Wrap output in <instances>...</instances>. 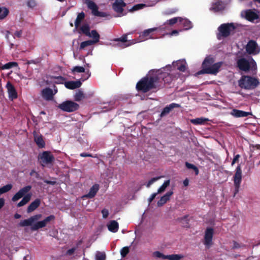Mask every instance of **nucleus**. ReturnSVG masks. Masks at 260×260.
Here are the masks:
<instances>
[{
    "instance_id": "obj_38",
    "label": "nucleus",
    "mask_w": 260,
    "mask_h": 260,
    "mask_svg": "<svg viewBox=\"0 0 260 260\" xmlns=\"http://www.w3.org/2000/svg\"><path fill=\"white\" fill-rule=\"evenodd\" d=\"M208 119L205 118H197L196 119H191V122L194 124H202L208 121Z\"/></svg>"
},
{
    "instance_id": "obj_8",
    "label": "nucleus",
    "mask_w": 260,
    "mask_h": 260,
    "mask_svg": "<svg viewBox=\"0 0 260 260\" xmlns=\"http://www.w3.org/2000/svg\"><path fill=\"white\" fill-rule=\"evenodd\" d=\"M235 29V26L233 23H223L221 24L218 28L219 34L217 37L218 39H220V37H227L231 34V32Z\"/></svg>"
},
{
    "instance_id": "obj_12",
    "label": "nucleus",
    "mask_w": 260,
    "mask_h": 260,
    "mask_svg": "<svg viewBox=\"0 0 260 260\" xmlns=\"http://www.w3.org/2000/svg\"><path fill=\"white\" fill-rule=\"evenodd\" d=\"M55 217L53 215H50L46 217L44 220L37 222L36 223L32 224L31 227V230L33 231H38L41 228L45 227L48 223L51 221H54Z\"/></svg>"
},
{
    "instance_id": "obj_15",
    "label": "nucleus",
    "mask_w": 260,
    "mask_h": 260,
    "mask_svg": "<svg viewBox=\"0 0 260 260\" xmlns=\"http://www.w3.org/2000/svg\"><path fill=\"white\" fill-rule=\"evenodd\" d=\"M153 256L157 258H160L163 259L169 260H180L183 256L181 254L165 255L160 251H156L153 253Z\"/></svg>"
},
{
    "instance_id": "obj_53",
    "label": "nucleus",
    "mask_w": 260,
    "mask_h": 260,
    "mask_svg": "<svg viewBox=\"0 0 260 260\" xmlns=\"http://www.w3.org/2000/svg\"><path fill=\"white\" fill-rule=\"evenodd\" d=\"M27 5L30 8H34L36 6L37 4L35 0H28L27 2Z\"/></svg>"
},
{
    "instance_id": "obj_14",
    "label": "nucleus",
    "mask_w": 260,
    "mask_h": 260,
    "mask_svg": "<svg viewBox=\"0 0 260 260\" xmlns=\"http://www.w3.org/2000/svg\"><path fill=\"white\" fill-rule=\"evenodd\" d=\"M40 158L42 165L44 166L46 165L52 164L54 161V157L50 151H44L41 155Z\"/></svg>"
},
{
    "instance_id": "obj_37",
    "label": "nucleus",
    "mask_w": 260,
    "mask_h": 260,
    "mask_svg": "<svg viewBox=\"0 0 260 260\" xmlns=\"http://www.w3.org/2000/svg\"><path fill=\"white\" fill-rule=\"evenodd\" d=\"M86 98L85 95L84 94L83 91L80 90H79L74 95V100L75 101L80 102L83 99Z\"/></svg>"
},
{
    "instance_id": "obj_25",
    "label": "nucleus",
    "mask_w": 260,
    "mask_h": 260,
    "mask_svg": "<svg viewBox=\"0 0 260 260\" xmlns=\"http://www.w3.org/2000/svg\"><path fill=\"white\" fill-rule=\"evenodd\" d=\"M34 141L38 147L43 148L45 146V143L43 140V136L40 134H38L36 132L33 133Z\"/></svg>"
},
{
    "instance_id": "obj_49",
    "label": "nucleus",
    "mask_w": 260,
    "mask_h": 260,
    "mask_svg": "<svg viewBox=\"0 0 260 260\" xmlns=\"http://www.w3.org/2000/svg\"><path fill=\"white\" fill-rule=\"evenodd\" d=\"M129 249L127 246L123 247L120 250V254L122 257H124L129 253Z\"/></svg>"
},
{
    "instance_id": "obj_28",
    "label": "nucleus",
    "mask_w": 260,
    "mask_h": 260,
    "mask_svg": "<svg viewBox=\"0 0 260 260\" xmlns=\"http://www.w3.org/2000/svg\"><path fill=\"white\" fill-rule=\"evenodd\" d=\"M99 190V185L98 184H94L90 189L89 192L85 195L87 198H92L95 197L98 190Z\"/></svg>"
},
{
    "instance_id": "obj_21",
    "label": "nucleus",
    "mask_w": 260,
    "mask_h": 260,
    "mask_svg": "<svg viewBox=\"0 0 260 260\" xmlns=\"http://www.w3.org/2000/svg\"><path fill=\"white\" fill-rule=\"evenodd\" d=\"M224 8V5L222 1L220 0H215L212 3L210 10L213 11L214 12H217L223 10Z\"/></svg>"
},
{
    "instance_id": "obj_16",
    "label": "nucleus",
    "mask_w": 260,
    "mask_h": 260,
    "mask_svg": "<svg viewBox=\"0 0 260 260\" xmlns=\"http://www.w3.org/2000/svg\"><path fill=\"white\" fill-rule=\"evenodd\" d=\"M213 233L214 230L212 228H207L205 231L204 244L207 248H209L212 245Z\"/></svg>"
},
{
    "instance_id": "obj_56",
    "label": "nucleus",
    "mask_w": 260,
    "mask_h": 260,
    "mask_svg": "<svg viewBox=\"0 0 260 260\" xmlns=\"http://www.w3.org/2000/svg\"><path fill=\"white\" fill-rule=\"evenodd\" d=\"M42 216V214H36V215H35L34 216H31L30 217H31V219H32V221L34 222V221H37V220L41 219Z\"/></svg>"
},
{
    "instance_id": "obj_30",
    "label": "nucleus",
    "mask_w": 260,
    "mask_h": 260,
    "mask_svg": "<svg viewBox=\"0 0 260 260\" xmlns=\"http://www.w3.org/2000/svg\"><path fill=\"white\" fill-rule=\"evenodd\" d=\"M245 17L247 20L249 21H252L257 19L258 17L256 13L251 11V10H249L246 12Z\"/></svg>"
},
{
    "instance_id": "obj_63",
    "label": "nucleus",
    "mask_w": 260,
    "mask_h": 260,
    "mask_svg": "<svg viewBox=\"0 0 260 260\" xmlns=\"http://www.w3.org/2000/svg\"><path fill=\"white\" fill-rule=\"evenodd\" d=\"M56 78L59 80L58 82H56V83H62L63 81L65 80V79L61 76L57 77Z\"/></svg>"
},
{
    "instance_id": "obj_24",
    "label": "nucleus",
    "mask_w": 260,
    "mask_h": 260,
    "mask_svg": "<svg viewBox=\"0 0 260 260\" xmlns=\"http://www.w3.org/2000/svg\"><path fill=\"white\" fill-rule=\"evenodd\" d=\"M173 67L180 72H184L186 70V62L185 60H179L173 62Z\"/></svg>"
},
{
    "instance_id": "obj_54",
    "label": "nucleus",
    "mask_w": 260,
    "mask_h": 260,
    "mask_svg": "<svg viewBox=\"0 0 260 260\" xmlns=\"http://www.w3.org/2000/svg\"><path fill=\"white\" fill-rule=\"evenodd\" d=\"M132 42L131 43L128 42L127 44H117V45L122 48H125V47L130 46L131 45H132L133 44H135L136 43V41L135 40H132Z\"/></svg>"
},
{
    "instance_id": "obj_44",
    "label": "nucleus",
    "mask_w": 260,
    "mask_h": 260,
    "mask_svg": "<svg viewBox=\"0 0 260 260\" xmlns=\"http://www.w3.org/2000/svg\"><path fill=\"white\" fill-rule=\"evenodd\" d=\"M32 223H33V221H32L31 217H30L28 219H25V220L21 221L19 223V225L21 226H29V225L32 226Z\"/></svg>"
},
{
    "instance_id": "obj_59",
    "label": "nucleus",
    "mask_w": 260,
    "mask_h": 260,
    "mask_svg": "<svg viewBox=\"0 0 260 260\" xmlns=\"http://www.w3.org/2000/svg\"><path fill=\"white\" fill-rule=\"evenodd\" d=\"M22 33H23V31L22 30L16 31L14 34V37H16L18 38H20L22 37Z\"/></svg>"
},
{
    "instance_id": "obj_5",
    "label": "nucleus",
    "mask_w": 260,
    "mask_h": 260,
    "mask_svg": "<svg viewBox=\"0 0 260 260\" xmlns=\"http://www.w3.org/2000/svg\"><path fill=\"white\" fill-rule=\"evenodd\" d=\"M31 188L30 185H27L21 188L12 198V200L13 202H16L21 198L22 200L18 203L17 207H20L26 204L30 200L31 194L27 193Z\"/></svg>"
},
{
    "instance_id": "obj_31",
    "label": "nucleus",
    "mask_w": 260,
    "mask_h": 260,
    "mask_svg": "<svg viewBox=\"0 0 260 260\" xmlns=\"http://www.w3.org/2000/svg\"><path fill=\"white\" fill-rule=\"evenodd\" d=\"M107 226L109 231L113 233L117 232L119 229L118 223L116 220L111 221Z\"/></svg>"
},
{
    "instance_id": "obj_64",
    "label": "nucleus",
    "mask_w": 260,
    "mask_h": 260,
    "mask_svg": "<svg viewBox=\"0 0 260 260\" xmlns=\"http://www.w3.org/2000/svg\"><path fill=\"white\" fill-rule=\"evenodd\" d=\"M80 155L82 157H92V156L91 154L85 153V152L81 153Z\"/></svg>"
},
{
    "instance_id": "obj_51",
    "label": "nucleus",
    "mask_w": 260,
    "mask_h": 260,
    "mask_svg": "<svg viewBox=\"0 0 260 260\" xmlns=\"http://www.w3.org/2000/svg\"><path fill=\"white\" fill-rule=\"evenodd\" d=\"M179 18L180 17H174L167 20L166 23H168L170 25H173L176 24L178 21L179 22Z\"/></svg>"
},
{
    "instance_id": "obj_39",
    "label": "nucleus",
    "mask_w": 260,
    "mask_h": 260,
    "mask_svg": "<svg viewBox=\"0 0 260 260\" xmlns=\"http://www.w3.org/2000/svg\"><path fill=\"white\" fill-rule=\"evenodd\" d=\"M170 180H166L164 183L162 184V185L157 190V193H161L163 192H164L166 189V188L170 185Z\"/></svg>"
},
{
    "instance_id": "obj_13",
    "label": "nucleus",
    "mask_w": 260,
    "mask_h": 260,
    "mask_svg": "<svg viewBox=\"0 0 260 260\" xmlns=\"http://www.w3.org/2000/svg\"><path fill=\"white\" fill-rule=\"evenodd\" d=\"M126 5V3L123 2V0H115L112 4L113 10L118 13V16L121 17L125 15L126 13H123V8Z\"/></svg>"
},
{
    "instance_id": "obj_20",
    "label": "nucleus",
    "mask_w": 260,
    "mask_h": 260,
    "mask_svg": "<svg viewBox=\"0 0 260 260\" xmlns=\"http://www.w3.org/2000/svg\"><path fill=\"white\" fill-rule=\"evenodd\" d=\"M180 105L174 103L167 105L162 109L161 113L159 115L160 118H162L167 116L174 108H180Z\"/></svg>"
},
{
    "instance_id": "obj_52",
    "label": "nucleus",
    "mask_w": 260,
    "mask_h": 260,
    "mask_svg": "<svg viewBox=\"0 0 260 260\" xmlns=\"http://www.w3.org/2000/svg\"><path fill=\"white\" fill-rule=\"evenodd\" d=\"M161 177H157L151 178L146 184L147 187H149L155 181L158 180Z\"/></svg>"
},
{
    "instance_id": "obj_45",
    "label": "nucleus",
    "mask_w": 260,
    "mask_h": 260,
    "mask_svg": "<svg viewBox=\"0 0 260 260\" xmlns=\"http://www.w3.org/2000/svg\"><path fill=\"white\" fill-rule=\"evenodd\" d=\"M94 45L91 40L82 42L80 45V50L84 49L85 47Z\"/></svg>"
},
{
    "instance_id": "obj_47",
    "label": "nucleus",
    "mask_w": 260,
    "mask_h": 260,
    "mask_svg": "<svg viewBox=\"0 0 260 260\" xmlns=\"http://www.w3.org/2000/svg\"><path fill=\"white\" fill-rule=\"evenodd\" d=\"M187 218H188V215H185L183 217H181V218H178V220L182 223V224H183V226H186V227H187L188 226V222L187 221Z\"/></svg>"
},
{
    "instance_id": "obj_41",
    "label": "nucleus",
    "mask_w": 260,
    "mask_h": 260,
    "mask_svg": "<svg viewBox=\"0 0 260 260\" xmlns=\"http://www.w3.org/2000/svg\"><path fill=\"white\" fill-rule=\"evenodd\" d=\"M146 7V5L144 4H139L134 5L132 8L128 10L129 12H134L135 11L143 9Z\"/></svg>"
},
{
    "instance_id": "obj_6",
    "label": "nucleus",
    "mask_w": 260,
    "mask_h": 260,
    "mask_svg": "<svg viewBox=\"0 0 260 260\" xmlns=\"http://www.w3.org/2000/svg\"><path fill=\"white\" fill-rule=\"evenodd\" d=\"M258 80L249 76H242L239 81V86L245 89H253L258 86Z\"/></svg>"
},
{
    "instance_id": "obj_58",
    "label": "nucleus",
    "mask_w": 260,
    "mask_h": 260,
    "mask_svg": "<svg viewBox=\"0 0 260 260\" xmlns=\"http://www.w3.org/2000/svg\"><path fill=\"white\" fill-rule=\"evenodd\" d=\"M157 194H158L157 192H155L151 195L150 198L148 199L149 204H150L152 202V201L155 199Z\"/></svg>"
},
{
    "instance_id": "obj_48",
    "label": "nucleus",
    "mask_w": 260,
    "mask_h": 260,
    "mask_svg": "<svg viewBox=\"0 0 260 260\" xmlns=\"http://www.w3.org/2000/svg\"><path fill=\"white\" fill-rule=\"evenodd\" d=\"M115 42H121L123 43H126L127 41V35L124 34L120 38L115 39L114 40Z\"/></svg>"
},
{
    "instance_id": "obj_7",
    "label": "nucleus",
    "mask_w": 260,
    "mask_h": 260,
    "mask_svg": "<svg viewBox=\"0 0 260 260\" xmlns=\"http://www.w3.org/2000/svg\"><path fill=\"white\" fill-rule=\"evenodd\" d=\"M242 179V171L241 165H238L236 168L235 173L233 177L234 184L235 187L234 197L239 192L240 185Z\"/></svg>"
},
{
    "instance_id": "obj_9",
    "label": "nucleus",
    "mask_w": 260,
    "mask_h": 260,
    "mask_svg": "<svg viewBox=\"0 0 260 260\" xmlns=\"http://www.w3.org/2000/svg\"><path fill=\"white\" fill-rule=\"evenodd\" d=\"M237 67L241 71L248 72L250 70V68L252 70L253 69H255L256 64L255 61L253 59L252 61L249 62L246 58H242L238 60Z\"/></svg>"
},
{
    "instance_id": "obj_43",
    "label": "nucleus",
    "mask_w": 260,
    "mask_h": 260,
    "mask_svg": "<svg viewBox=\"0 0 260 260\" xmlns=\"http://www.w3.org/2000/svg\"><path fill=\"white\" fill-rule=\"evenodd\" d=\"M185 165L187 169L193 170L194 171L196 175H198L199 174V170L198 167L195 165L188 162H186Z\"/></svg>"
},
{
    "instance_id": "obj_50",
    "label": "nucleus",
    "mask_w": 260,
    "mask_h": 260,
    "mask_svg": "<svg viewBox=\"0 0 260 260\" xmlns=\"http://www.w3.org/2000/svg\"><path fill=\"white\" fill-rule=\"evenodd\" d=\"M72 72L77 73H84L85 72V69L83 67L76 66L72 69Z\"/></svg>"
},
{
    "instance_id": "obj_22",
    "label": "nucleus",
    "mask_w": 260,
    "mask_h": 260,
    "mask_svg": "<svg viewBox=\"0 0 260 260\" xmlns=\"http://www.w3.org/2000/svg\"><path fill=\"white\" fill-rule=\"evenodd\" d=\"M42 97L46 101H51L53 100L54 93H53V90L49 87H46L43 89L41 91Z\"/></svg>"
},
{
    "instance_id": "obj_26",
    "label": "nucleus",
    "mask_w": 260,
    "mask_h": 260,
    "mask_svg": "<svg viewBox=\"0 0 260 260\" xmlns=\"http://www.w3.org/2000/svg\"><path fill=\"white\" fill-rule=\"evenodd\" d=\"M173 194V190L167 192L165 195L161 197L160 200L157 202L158 207H161L170 200L171 196Z\"/></svg>"
},
{
    "instance_id": "obj_46",
    "label": "nucleus",
    "mask_w": 260,
    "mask_h": 260,
    "mask_svg": "<svg viewBox=\"0 0 260 260\" xmlns=\"http://www.w3.org/2000/svg\"><path fill=\"white\" fill-rule=\"evenodd\" d=\"M106 255L104 252L97 251L95 254L96 260H106Z\"/></svg>"
},
{
    "instance_id": "obj_61",
    "label": "nucleus",
    "mask_w": 260,
    "mask_h": 260,
    "mask_svg": "<svg viewBox=\"0 0 260 260\" xmlns=\"http://www.w3.org/2000/svg\"><path fill=\"white\" fill-rule=\"evenodd\" d=\"M75 250H76V248L73 247V248H72L68 250L67 253L69 255H72L74 253Z\"/></svg>"
},
{
    "instance_id": "obj_17",
    "label": "nucleus",
    "mask_w": 260,
    "mask_h": 260,
    "mask_svg": "<svg viewBox=\"0 0 260 260\" xmlns=\"http://www.w3.org/2000/svg\"><path fill=\"white\" fill-rule=\"evenodd\" d=\"M246 50L249 54H256L260 51V49L255 41L251 40L246 46Z\"/></svg>"
},
{
    "instance_id": "obj_62",
    "label": "nucleus",
    "mask_w": 260,
    "mask_h": 260,
    "mask_svg": "<svg viewBox=\"0 0 260 260\" xmlns=\"http://www.w3.org/2000/svg\"><path fill=\"white\" fill-rule=\"evenodd\" d=\"M34 174H35L36 177L37 178H38L39 175V173L38 172H37L35 170H32L31 171V172H30V175L33 176Z\"/></svg>"
},
{
    "instance_id": "obj_1",
    "label": "nucleus",
    "mask_w": 260,
    "mask_h": 260,
    "mask_svg": "<svg viewBox=\"0 0 260 260\" xmlns=\"http://www.w3.org/2000/svg\"><path fill=\"white\" fill-rule=\"evenodd\" d=\"M162 87V85L158 83V77L152 72V70L149 75L142 78L136 85V89L143 93L153 89L158 90Z\"/></svg>"
},
{
    "instance_id": "obj_3",
    "label": "nucleus",
    "mask_w": 260,
    "mask_h": 260,
    "mask_svg": "<svg viewBox=\"0 0 260 260\" xmlns=\"http://www.w3.org/2000/svg\"><path fill=\"white\" fill-rule=\"evenodd\" d=\"M172 66L168 65L158 70H152V72L158 78V83L161 84L162 87L165 84H170L173 81L175 76L173 75L172 71Z\"/></svg>"
},
{
    "instance_id": "obj_10",
    "label": "nucleus",
    "mask_w": 260,
    "mask_h": 260,
    "mask_svg": "<svg viewBox=\"0 0 260 260\" xmlns=\"http://www.w3.org/2000/svg\"><path fill=\"white\" fill-rule=\"evenodd\" d=\"M58 108L65 112H72L77 110L79 108V105L73 101H66L60 104Z\"/></svg>"
},
{
    "instance_id": "obj_2",
    "label": "nucleus",
    "mask_w": 260,
    "mask_h": 260,
    "mask_svg": "<svg viewBox=\"0 0 260 260\" xmlns=\"http://www.w3.org/2000/svg\"><path fill=\"white\" fill-rule=\"evenodd\" d=\"M214 59L211 56L205 58L202 64V70L198 72V75L211 74L216 75L219 72V69L222 64V62H218L214 63Z\"/></svg>"
},
{
    "instance_id": "obj_40",
    "label": "nucleus",
    "mask_w": 260,
    "mask_h": 260,
    "mask_svg": "<svg viewBox=\"0 0 260 260\" xmlns=\"http://www.w3.org/2000/svg\"><path fill=\"white\" fill-rule=\"evenodd\" d=\"M9 10L5 7H0V20L4 19L9 14Z\"/></svg>"
},
{
    "instance_id": "obj_11",
    "label": "nucleus",
    "mask_w": 260,
    "mask_h": 260,
    "mask_svg": "<svg viewBox=\"0 0 260 260\" xmlns=\"http://www.w3.org/2000/svg\"><path fill=\"white\" fill-rule=\"evenodd\" d=\"M88 8L91 10L92 14L97 17H105L107 16L105 12L98 11L99 7L97 5L91 0H84Z\"/></svg>"
},
{
    "instance_id": "obj_42",
    "label": "nucleus",
    "mask_w": 260,
    "mask_h": 260,
    "mask_svg": "<svg viewBox=\"0 0 260 260\" xmlns=\"http://www.w3.org/2000/svg\"><path fill=\"white\" fill-rule=\"evenodd\" d=\"M13 187L11 184H8L0 188V195L10 191Z\"/></svg>"
},
{
    "instance_id": "obj_55",
    "label": "nucleus",
    "mask_w": 260,
    "mask_h": 260,
    "mask_svg": "<svg viewBox=\"0 0 260 260\" xmlns=\"http://www.w3.org/2000/svg\"><path fill=\"white\" fill-rule=\"evenodd\" d=\"M101 212H102V214L103 215V217L104 218H107V217L108 216L109 214L108 210H107L106 209H103L102 210Z\"/></svg>"
},
{
    "instance_id": "obj_36",
    "label": "nucleus",
    "mask_w": 260,
    "mask_h": 260,
    "mask_svg": "<svg viewBox=\"0 0 260 260\" xmlns=\"http://www.w3.org/2000/svg\"><path fill=\"white\" fill-rule=\"evenodd\" d=\"M18 66V63L16 62H9L4 65H2L0 63V70H4L11 69L13 67H16Z\"/></svg>"
},
{
    "instance_id": "obj_35",
    "label": "nucleus",
    "mask_w": 260,
    "mask_h": 260,
    "mask_svg": "<svg viewBox=\"0 0 260 260\" xmlns=\"http://www.w3.org/2000/svg\"><path fill=\"white\" fill-rule=\"evenodd\" d=\"M79 33L85 35L86 36L90 35V27L88 24L82 25L79 28Z\"/></svg>"
},
{
    "instance_id": "obj_60",
    "label": "nucleus",
    "mask_w": 260,
    "mask_h": 260,
    "mask_svg": "<svg viewBox=\"0 0 260 260\" xmlns=\"http://www.w3.org/2000/svg\"><path fill=\"white\" fill-rule=\"evenodd\" d=\"M44 182L47 184H50L52 185H55L56 184V182L55 181H50L48 180H44Z\"/></svg>"
},
{
    "instance_id": "obj_18",
    "label": "nucleus",
    "mask_w": 260,
    "mask_h": 260,
    "mask_svg": "<svg viewBox=\"0 0 260 260\" xmlns=\"http://www.w3.org/2000/svg\"><path fill=\"white\" fill-rule=\"evenodd\" d=\"M160 29V27H153L144 30L139 36L141 41L147 40L149 39H153L152 37L153 32Z\"/></svg>"
},
{
    "instance_id": "obj_57",
    "label": "nucleus",
    "mask_w": 260,
    "mask_h": 260,
    "mask_svg": "<svg viewBox=\"0 0 260 260\" xmlns=\"http://www.w3.org/2000/svg\"><path fill=\"white\" fill-rule=\"evenodd\" d=\"M240 157V155L239 154H237L234 156V157L232 161L231 165L233 166L234 164L239 160V158Z\"/></svg>"
},
{
    "instance_id": "obj_4",
    "label": "nucleus",
    "mask_w": 260,
    "mask_h": 260,
    "mask_svg": "<svg viewBox=\"0 0 260 260\" xmlns=\"http://www.w3.org/2000/svg\"><path fill=\"white\" fill-rule=\"evenodd\" d=\"M31 188L30 185H27L21 188L12 198V200L13 202H16L21 198L22 200L18 203L17 207H20L26 204L30 200L31 194L27 193Z\"/></svg>"
},
{
    "instance_id": "obj_32",
    "label": "nucleus",
    "mask_w": 260,
    "mask_h": 260,
    "mask_svg": "<svg viewBox=\"0 0 260 260\" xmlns=\"http://www.w3.org/2000/svg\"><path fill=\"white\" fill-rule=\"evenodd\" d=\"M85 17V13L83 12L78 13L77 17L75 21V26L76 28H78L80 25L81 22L83 21Z\"/></svg>"
},
{
    "instance_id": "obj_29",
    "label": "nucleus",
    "mask_w": 260,
    "mask_h": 260,
    "mask_svg": "<svg viewBox=\"0 0 260 260\" xmlns=\"http://www.w3.org/2000/svg\"><path fill=\"white\" fill-rule=\"evenodd\" d=\"M41 204V200L39 199H36L34 201L31 202L28 206L27 209V212L30 213L35 210L38 207H39Z\"/></svg>"
},
{
    "instance_id": "obj_33",
    "label": "nucleus",
    "mask_w": 260,
    "mask_h": 260,
    "mask_svg": "<svg viewBox=\"0 0 260 260\" xmlns=\"http://www.w3.org/2000/svg\"><path fill=\"white\" fill-rule=\"evenodd\" d=\"M88 37L93 39L91 40L94 44L98 43L100 41V36L96 30H92L90 33V35Z\"/></svg>"
},
{
    "instance_id": "obj_19",
    "label": "nucleus",
    "mask_w": 260,
    "mask_h": 260,
    "mask_svg": "<svg viewBox=\"0 0 260 260\" xmlns=\"http://www.w3.org/2000/svg\"><path fill=\"white\" fill-rule=\"evenodd\" d=\"M6 88L8 90L9 99L13 101L18 97L17 92L14 85L10 82H8L6 84Z\"/></svg>"
},
{
    "instance_id": "obj_23",
    "label": "nucleus",
    "mask_w": 260,
    "mask_h": 260,
    "mask_svg": "<svg viewBox=\"0 0 260 260\" xmlns=\"http://www.w3.org/2000/svg\"><path fill=\"white\" fill-rule=\"evenodd\" d=\"M231 115L235 117L239 118L247 117L249 115H251L252 113L251 112L233 109L231 112Z\"/></svg>"
},
{
    "instance_id": "obj_27",
    "label": "nucleus",
    "mask_w": 260,
    "mask_h": 260,
    "mask_svg": "<svg viewBox=\"0 0 260 260\" xmlns=\"http://www.w3.org/2000/svg\"><path fill=\"white\" fill-rule=\"evenodd\" d=\"M82 85V83L80 81H72L65 82V87L69 89H75L77 88H79Z\"/></svg>"
},
{
    "instance_id": "obj_34",
    "label": "nucleus",
    "mask_w": 260,
    "mask_h": 260,
    "mask_svg": "<svg viewBox=\"0 0 260 260\" xmlns=\"http://www.w3.org/2000/svg\"><path fill=\"white\" fill-rule=\"evenodd\" d=\"M179 23L186 30L189 29L192 27L191 22L186 19H183L181 17L179 18Z\"/></svg>"
}]
</instances>
